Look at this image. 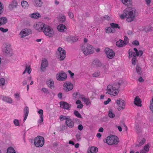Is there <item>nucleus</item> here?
<instances>
[{"mask_svg": "<svg viewBox=\"0 0 153 153\" xmlns=\"http://www.w3.org/2000/svg\"><path fill=\"white\" fill-rule=\"evenodd\" d=\"M123 82L121 80L118 82H116L113 84H109L107 88V91L106 94L112 95L114 96L117 95L119 92V89L120 86L123 83Z\"/></svg>", "mask_w": 153, "mask_h": 153, "instance_id": "nucleus-1", "label": "nucleus"}, {"mask_svg": "<svg viewBox=\"0 0 153 153\" xmlns=\"http://www.w3.org/2000/svg\"><path fill=\"white\" fill-rule=\"evenodd\" d=\"M126 21L131 22L134 21L136 16V9L133 7H128L124 10Z\"/></svg>", "mask_w": 153, "mask_h": 153, "instance_id": "nucleus-2", "label": "nucleus"}, {"mask_svg": "<svg viewBox=\"0 0 153 153\" xmlns=\"http://www.w3.org/2000/svg\"><path fill=\"white\" fill-rule=\"evenodd\" d=\"M82 50L84 54L87 56L94 52V48L91 45L84 44L82 47Z\"/></svg>", "mask_w": 153, "mask_h": 153, "instance_id": "nucleus-3", "label": "nucleus"}, {"mask_svg": "<svg viewBox=\"0 0 153 153\" xmlns=\"http://www.w3.org/2000/svg\"><path fill=\"white\" fill-rule=\"evenodd\" d=\"M119 140L117 137L112 135L108 137L107 139H104L103 141L109 145L117 144L119 142Z\"/></svg>", "mask_w": 153, "mask_h": 153, "instance_id": "nucleus-4", "label": "nucleus"}, {"mask_svg": "<svg viewBox=\"0 0 153 153\" xmlns=\"http://www.w3.org/2000/svg\"><path fill=\"white\" fill-rule=\"evenodd\" d=\"M42 31L44 34L49 37H51L54 35V32L53 29L48 25L44 24L43 26Z\"/></svg>", "mask_w": 153, "mask_h": 153, "instance_id": "nucleus-5", "label": "nucleus"}, {"mask_svg": "<svg viewBox=\"0 0 153 153\" xmlns=\"http://www.w3.org/2000/svg\"><path fill=\"white\" fill-rule=\"evenodd\" d=\"M44 143V138L41 136H38L35 138L34 144L37 147L42 146Z\"/></svg>", "mask_w": 153, "mask_h": 153, "instance_id": "nucleus-6", "label": "nucleus"}, {"mask_svg": "<svg viewBox=\"0 0 153 153\" xmlns=\"http://www.w3.org/2000/svg\"><path fill=\"white\" fill-rule=\"evenodd\" d=\"M56 76L57 79L59 81H65L67 78V74L62 71L57 74Z\"/></svg>", "mask_w": 153, "mask_h": 153, "instance_id": "nucleus-7", "label": "nucleus"}, {"mask_svg": "<svg viewBox=\"0 0 153 153\" xmlns=\"http://www.w3.org/2000/svg\"><path fill=\"white\" fill-rule=\"evenodd\" d=\"M59 53H58V58L60 60H62L65 57V51L61 47H59L58 48Z\"/></svg>", "mask_w": 153, "mask_h": 153, "instance_id": "nucleus-8", "label": "nucleus"}, {"mask_svg": "<svg viewBox=\"0 0 153 153\" xmlns=\"http://www.w3.org/2000/svg\"><path fill=\"white\" fill-rule=\"evenodd\" d=\"M105 53L107 55V57L109 59L113 58L115 56V53L113 51L109 48H106L105 49Z\"/></svg>", "mask_w": 153, "mask_h": 153, "instance_id": "nucleus-9", "label": "nucleus"}, {"mask_svg": "<svg viewBox=\"0 0 153 153\" xmlns=\"http://www.w3.org/2000/svg\"><path fill=\"white\" fill-rule=\"evenodd\" d=\"M116 103L118 106L117 109L118 111L121 110H123L125 108L126 104L124 100H122L121 99L117 100L116 101Z\"/></svg>", "mask_w": 153, "mask_h": 153, "instance_id": "nucleus-10", "label": "nucleus"}, {"mask_svg": "<svg viewBox=\"0 0 153 153\" xmlns=\"http://www.w3.org/2000/svg\"><path fill=\"white\" fill-rule=\"evenodd\" d=\"M31 33V30L26 28L21 31L19 35L21 38H23Z\"/></svg>", "mask_w": 153, "mask_h": 153, "instance_id": "nucleus-11", "label": "nucleus"}, {"mask_svg": "<svg viewBox=\"0 0 153 153\" xmlns=\"http://www.w3.org/2000/svg\"><path fill=\"white\" fill-rule=\"evenodd\" d=\"M64 89L66 91L72 90L73 88V84L70 82H67L64 83Z\"/></svg>", "mask_w": 153, "mask_h": 153, "instance_id": "nucleus-12", "label": "nucleus"}, {"mask_svg": "<svg viewBox=\"0 0 153 153\" xmlns=\"http://www.w3.org/2000/svg\"><path fill=\"white\" fill-rule=\"evenodd\" d=\"M59 103L61 107L68 110H70V108L71 107V105L63 101L60 102Z\"/></svg>", "mask_w": 153, "mask_h": 153, "instance_id": "nucleus-13", "label": "nucleus"}, {"mask_svg": "<svg viewBox=\"0 0 153 153\" xmlns=\"http://www.w3.org/2000/svg\"><path fill=\"white\" fill-rule=\"evenodd\" d=\"M48 63L47 60L46 59L44 58L42 62L41 69L42 71H44L45 70V68L48 66Z\"/></svg>", "mask_w": 153, "mask_h": 153, "instance_id": "nucleus-14", "label": "nucleus"}, {"mask_svg": "<svg viewBox=\"0 0 153 153\" xmlns=\"http://www.w3.org/2000/svg\"><path fill=\"white\" fill-rule=\"evenodd\" d=\"M92 65L96 67H101L102 66V64L101 62L97 59H95L93 61Z\"/></svg>", "mask_w": 153, "mask_h": 153, "instance_id": "nucleus-15", "label": "nucleus"}, {"mask_svg": "<svg viewBox=\"0 0 153 153\" xmlns=\"http://www.w3.org/2000/svg\"><path fill=\"white\" fill-rule=\"evenodd\" d=\"M65 124L66 126L70 128H73L74 125V122L69 117L65 122Z\"/></svg>", "mask_w": 153, "mask_h": 153, "instance_id": "nucleus-16", "label": "nucleus"}, {"mask_svg": "<svg viewBox=\"0 0 153 153\" xmlns=\"http://www.w3.org/2000/svg\"><path fill=\"white\" fill-rule=\"evenodd\" d=\"M134 103L135 105L137 106L141 107L142 106L141 101L138 96H136L134 98Z\"/></svg>", "mask_w": 153, "mask_h": 153, "instance_id": "nucleus-17", "label": "nucleus"}, {"mask_svg": "<svg viewBox=\"0 0 153 153\" xmlns=\"http://www.w3.org/2000/svg\"><path fill=\"white\" fill-rule=\"evenodd\" d=\"M126 43L121 39H120L116 42V45L119 47H122L126 45Z\"/></svg>", "mask_w": 153, "mask_h": 153, "instance_id": "nucleus-18", "label": "nucleus"}, {"mask_svg": "<svg viewBox=\"0 0 153 153\" xmlns=\"http://www.w3.org/2000/svg\"><path fill=\"white\" fill-rule=\"evenodd\" d=\"M46 84L51 89H53L54 88V82L52 79H51L47 81Z\"/></svg>", "mask_w": 153, "mask_h": 153, "instance_id": "nucleus-19", "label": "nucleus"}, {"mask_svg": "<svg viewBox=\"0 0 153 153\" xmlns=\"http://www.w3.org/2000/svg\"><path fill=\"white\" fill-rule=\"evenodd\" d=\"M97 151L98 148L94 146H92L89 148L88 150V153H95Z\"/></svg>", "mask_w": 153, "mask_h": 153, "instance_id": "nucleus-20", "label": "nucleus"}, {"mask_svg": "<svg viewBox=\"0 0 153 153\" xmlns=\"http://www.w3.org/2000/svg\"><path fill=\"white\" fill-rule=\"evenodd\" d=\"M17 6V3L15 0H13L12 3L10 4L9 6V9H12L14 8H16Z\"/></svg>", "mask_w": 153, "mask_h": 153, "instance_id": "nucleus-21", "label": "nucleus"}, {"mask_svg": "<svg viewBox=\"0 0 153 153\" xmlns=\"http://www.w3.org/2000/svg\"><path fill=\"white\" fill-rule=\"evenodd\" d=\"M34 5L36 7H41L42 5L43 2L41 0H33Z\"/></svg>", "mask_w": 153, "mask_h": 153, "instance_id": "nucleus-22", "label": "nucleus"}, {"mask_svg": "<svg viewBox=\"0 0 153 153\" xmlns=\"http://www.w3.org/2000/svg\"><path fill=\"white\" fill-rule=\"evenodd\" d=\"M24 112L25 117L24 118L23 120L25 121L29 113V108L28 107L26 106L24 110Z\"/></svg>", "mask_w": 153, "mask_h": 153, "instance_id": "nucleus-23", "label": "nucleus"}, {"mask_svg": "<svg viewBox=\"0 0 153 153\" xmlns=\"http://www.w3.org/2000/svg\"><path fill=\"white\" fill-rule=\"evenodd\" d=\"M105 32L108 33H114L116 32V30L111 27H109L105 29Z\"/></svg>", "mask_w": 153, "mask_h": 153, "instance_id": "nucleus-24", "label": "nucleus"}, {"mask_svg": "<svg viewBox=\"0 0 153 153\" xmlns=\"http://www.w3.org/2000/svg\"><path fill=\"white\" fill-rule=\"evenodd\" d=\"M38 113L40 114V120L38 121V122L39 123H41V122H43V117L44 115L43 114V110L41 109L39 111H38Z\"/></svg>", "mask_w": 153, "mask_h": 153, "instance_id": "nucleus-25", "label": "nucleus"}, {"mask_svg": "<svg viewBox=\"0 0 153 153\" xmlns=\"http://www.w3.org/2000/svg\"><path fill=\"white\" fill-rule=\"evenodd\" d=\"M123 4L127 6H131V5L132 0H120Z\"/></svg>", "mask_w": 153, "mask_h": 153, "instance_id": "nucleus-26", "label": "nucleus"}, {"mask_svg": "<svg viewBox=\"0 0 153 153\" xmlns=\"http://www.w3.org/2000/svg\"><path fill=\"white\" fill-rule=\"evenodd\" d=\"M7 22V19L6 17L0 18V26L6 24Z\"/></svg>", "mask_w": 153, "mask_h": 153, "instance_id": "nucleus-27", "label": "nucleus"}, {"mask_svg": "<svg viewBox=\"0 0 153 153\" xmlns=\"http://www.w3.org/2000/svg\"><path fill=\"white\" fill-rule=\"evenodd\" d=\"M66 28V26L63 24H60L57 27V29L60 32L64 31V29Z\"/></svg>", "mask_w": 153, "mask_h": 153, "instance_id": "nucleus-28", "label": "nucleus"}, {"mask_svg": "<svg viewBox=\"0 0 153 153\" xmlns=\"http://www.w3.org/2000/svg\"><path fill=\"white\" fill-rule=\"evenodd\" d=\"M44 25L40 24H36L35 26V28L39 31H42L43 27V26Z\"/></svg>", "mask_w": 153, "mask_h": 153, "instance_id": "nucleus-29", "label": "nucleus"}, {"mask_svg": "<svg viewBox=\"0 0 153 153\" xmlns=\"http://www.w3.org/2000/svg\"><path fill=\"white\" fill-rule=\"evenodd\" d=\"M136 70L137 73L139 75H140L141 74L142 72V69L138 64L136 66Z\"/></svg>", "mask_w": 153, "mask_h": 153, "instance_id": "nucleus-30", "label": "nucleus"}, {"mask_svg": "<svg viewBox=\"0 0 153 153\" xmlns=\"http://www.w3.org/2000/svg\"><path fill=\"white\" fill-rule=\"evenodd\" d=\"M31 17L33 18L37 19L41 17V15L38 13H35L31 14Z\"/></svg>", "mask_w": 153, "mask_h": 153, "instance_id": "nucleus-31", "label": "nucleus"}, {"mask_svg": "<svg viewBox=\"0 0 153 153\" xmlns=\"http://www.w3.org/2000/svg\"><path fill=\"white\" fill-rule=\"evenodd\" d=\"M21 5L22 7L24 9L27 8L28 7V4L26 1H23L21 2Z\"/></svg>", "mask_w": 153, "mask_h": 153, "instance_id": "nucleus-32", "label": "nucleus"}, {"mask_svg": "<svg viewBox=\"0 0 153 153\" xmlns=\"http://www.w3.org/2000/svg\"><path fill=\"white\" fill-rule=\"evenodd\" d=\"M82 100L87 105H89L91 103L90 100L88 98H85L84 97L82 98Z\"/></svg>", "mask_w": 153, "mask_h": 153, "instance_id": "nucleus-33", "label": "nucleus"}, {"mask_svg": "<svg viewBox=\"0 0 153 153\" xmlns=\"http://www.w3.org/2000/svg\"><path fill=\"white\" fill-rule=\"evenodd\" d=\"M128 53L129 54L128 57L129 58H131L132 56L133 57L134 56H136L135 53L134 52H133L130 49H129L128 51Z\"/></svg>", "mask_w": 153, "mask_h": 153, "instance_id": "nucleus-34", "label": "nucleus"}, {"mask_svg": "<svg viewBox=\"0 0 153 153\" xmlns=\"http://www.w3.org/2000/svg\"><path fill=\"white\" fill-rule=\"evenodd\" d=\"M7 153H16V152L12 147H10L7 149Z\"/></svg>", "mask_w": 153, "mask_h": 153, "instance_id": "nucleus-35", "label": "nucleus"}, {"mask_svg": "<svg viewBox=\"0 0 153 153\" xmlns=\"http://www.w3.org/2000/svg\"><path fill=\"white\" fill-rule=\"evenodd\" d=\"M145 141V139L144 138H143V139L141 140L140 142H139L138 144L136 145L135 146L140 147L141 146L144 144Z\"/></svg>", "mask_w": 153, "mask_h": 153, "instance_id": "nucleus-36", "label": "nucleus"}, {"mask_svg": "<svg viewBox=\"0 0 153 153\" xmlns=\"http://www.w3.org/2000/svg\"><path fill=\"white\" fill-rule=\"evenodd\" d=\"M110 25L112 28H114V29L118 28L120 29V27L117 24L112 23H110Z\"/></svg>", "mask_w": 153, "mask_h": 153, "instance_id": "nucleus-37", "label": "nucleus"}, {"mask_svg": "<svg viewBox=\"0 0 153 153\" xmlns=\"http://www.w3.org/2000/svg\"><path fill=\"white\" fill-rule=\"evenodd\" d=\"M74 114L77 117L79 118H82V117L81 115L78 111L76 110H75L74 111Z\"/></svg>", "mask_w": 153, "mask_h": 153, "instance_id": "nucleus-38", "label": "nucleus"}, {"mask_svg": "<svg viewBox=\"0 0 153 153\" xmlns=\"http://www.w3.org/2000/svg\"><path fill=\"white\" fill-rule=\"evenodd\" d=\"M2 100L7 102H9L10 103H12V100L11 99L7 97H4Z\"/></svg>", "mask_w": 153, "mask_h": 153, "instance_id": "nucleus-39", "label": "nucleus"}, {"mask_svg": "<svg viewBox=\"0 0 153 153\" xmlns=\"http://www.w3.org/2000/svg\"><path fill=\"white\" fill-rule=\"evenodd\" d=\"M31 68H30V67H27V66H26V67L25 69V70L24 72H23V74H24L25 73H26L27 71V73L28 74H30L31 73Z\"/></svg>", "mask_w": 153, "mask_h": 153, "instance_id": "nucleus-40", "label": "nucleus"}, {"mask_svg": "<svg viewBox=\"0 0 153 153\" xmlns=\"http://www.w3.org/2000/svg\"><path fill=\"white\" fill-rule=\"evenodd\" d=\"M113 110L112 109H110L108 113L109 117L111 118H113L115 117L114 114L113 113Z\"/></svg>", "mask_w": 153, "mask_h": 153, "instance_id": "nucleus-41", "label": "nucleus"}, {"mask_svg": "<svg viewBox=\"0 0 153 153\" xmlns=\"http://www.w3.org/2000/svg\"><path fill=\"white\" fill-rule=\"evenodd\" d=\"M69 117L68 116H65L62 115H61L59 117V119L61 121H63L64 120H67Z\"/></svg>", "mask_w": 153, "mask_h": 153, "instance_id": "nucleus-42", "label": "nucleus"}, {"mask_svg": "<svg viewBox=\"0 0 153 153\" xmlns=\"http://www.w3.org/2000/svg\"><path fill=\"white\" fill-rule=\"evenodd\" d=\"M149 108L153 113V96L152 97V99L150 101V105L149 106Z\"/></svg>", "mask_w": 153, "mask_h": 153, "instance_id": "nucleus-43", "label": "nucleus"}, {"mask_svg": "<svg viewBox=\"0 0 153 153\" xmlns=\"http://www.w3.org/2000/svg\"><path fill=\"white\" fill-rule=\"evenodd\" d=\"M5 54L7 56H11V54L10 53V49L9 48L7 49L6 48L5 50Z\"/></svg>", "mask_w": 153, "mask_h": 153, "instance_id": "nucleus-44", "label": "nucleus"}, {"mask_svg": "<svg viewBox=\"0 0 153 153\" xmlns=\"http://www.w3.org/2000/svg\"><path fill=\"white\" fill-rule=\"evenodd\" d=\"M59 20L61 22L63 23L65 21V17L64 16H62L59 17Z\"/></svg>", "mask_w": 153, "mask_h": 153, "instance_id": "nucleus-45", "label": "nucleus"}, {"mask_svg": "<svg viewBox=\"0 0 153 153\" xmlns=\"http://www.w3.org/2000/svg\"><path fill=\"white\" fill-rule=\"evenodd\" d=\"M149 144H147L144 146V150L146 152H148L149 150Z\"/></svg>", "mask_w": 153, "mask_h": 153, "instance_id": "nucleus-46", "label": "nucleus"}, {"mask_svg": "<svg viewBox=\"0 0 153 153\" xmlns=\"http://www.w3.org/2000/svg\"><path fill=\"white\" fill-rule=\"evenodd\" d=\"M137 61V57L136 56L133 57L132 59V63L134 65H135Z\"/></svg>", "mask_w": 153, "mask_h": 153, "instance_id": "nucleus-47", "label": "nucleus"}, {"mask_svg": "<svg viewBox=\"0 0 153 153\" xmlns=\"http://www.w3.org/2000/svg\"><path fill=\"white\" fill-rule=\"evenodd\" d=\"M5 83V79L3 78H1L0 80V85H4Z\"/></svg>", "mask_w": 153, "mask_h": 153, "instance_id": "nucleus-48", "label": "nucleus"}, {"mask_svg": "<svg viewBox=\"0 0 153 153\" xmlns=\"http://www.w3.org/2000/svg\"><path fill=\"white\" fill-rule=\"evenodd\" d=\"M100 75V72L98 71L95 72L93 74V76L94 77H97Z\"/></svg>", "mask_w": 153, "mask_h": 153, "instance_id": "nucleus-49", "label": "nucleus"}, {"mask_svg": "<svg viewBox=\"0 0 153 153\" xmlns=\"http://www.w3.org/2000/svg\"><path fill=\"white\" fill-rule=\"evenodd\" d=\"M13 123L16 126H19V123L18 120L15 119L13 121Z\"/></svg>", "mask_w": 153, "mask_h": 153, "instance_id": "nucleus-50", "label": "nucleus"}, {"mask_svg": "<svg viewBox=\"0 0 153 153\" xmlns=\"http://www.w3.org/2000/svg\"><path fill=\"white\" fill-rule=\"evenodd\" d=\"M0 30L3 32L5 33L8 31V30L7 28L4 29L2 27H0Z\"/></svg>", "mask_w": 153, "mask_h": 153, "instance_id": "nucleus-51", "label": "nucleus"}, {"mask_svg": "<svg viewBox=\"0 0 153 153\" xmlns=\"http://www.w3.org/2000/svg\"><path fill=\"white\" fill-rule=\"evenodd\" d=\"M42 91L44 93H46L47 94H49V93L48 90L45 88H42Z\"/></svg>", "mask_w": 153, "mask_h": 153, "instance_id": "nucleus-52", "label": "nucleus"}, {"mask_svg": "<svg viewBox=\"0 0 153 153\" xmlns=\"http://www.w3.org/2000/svg\"><path fill=\"white\" fill-rule=\"evenodd\" d=\"M73 94L74 95L75 94V96H74V97L75 98V99H76L77 97H79L80 96V94L79 92H76L75 93H74Z\"/></svg>", "mask_w": 153, "mask_h": 153, "instance_id": "nucleus-53", "label": "nucleus"}, {"mask_svg": "<svg viewBox=\"0 0 153 153\" xmlns=\"http://www.w3.org/2000/svg\"><path fill=\"white\" fill-rule=\"evenodd\" d=\"M132 44L138 46L139 45V43L138 41L135 40L132 42Z\"/></svg>", "mask_w": 153, "mask_h": 153, "instance_id": "nucleus-54", "label": "nucleus"}, {"mask_svg": "<svg viewBox=\"0 0 153 153\" xmlns=\"http://www.w3.org/2000/svg\"><path fill=\"white\" fill-rule=\"evenodd\" d=\"M80 136V134H77L76 135V138L77 140L79 141L81 140Z\"/></svg>", "mask_w": 153, "mask_h": 153, "instance_id": "nucleus-55", "label": "nucleus"}, {"mask_svg": "<svg viewBox=\"0 0 153 153\" xmlns=\"http://www.w3.org/2000/svg\"><path fill=\"white\" fill-rule=\"evenodd\" d=\"M111 101L110 98H108L106 101H105L104 102V104L105 105H107Z\"/></svg>", "mask_w": 153, "mask_h": 153, "instance_id": "nucleus-56", "label": "nucleus"}, {"mask_svg": "<svg viewBox=\"0 0 153 153\" xmlns=\"http://www.w3.org/2000/svg\"><path fill=\"white\" fill-rule=\"evenodd\" d=\"M69 16L71 19H73L74 18V16L73 13L72 12H69L68 13Z\"/></svg>", "mask_w": 153, "mask_h": 153, "instance_id": "nucleus-57", "label": "nucleus"}, {"mask_svg": "<svg viewBox=\"0 0 153 153\" xmlns=\"http://www.w3.org/2000/svg\"><path fill=\"white\" fill-rule=\"evenodd\" d=\"M83 128V127L81 124H80L78 126V129L80 131L82 130Z\"/></svg>", "mask_w": 153, "mask_h": 153, "instance_id": "nucleus-58", "label": "nucleus"}, {"mask_svg": "<svg viewBox=\"0 0 153 153\" xmlns=\"http://www.w3.org/2000/svg\"><path fill=\"white\" fill-rule=\"evenodd\" d=\"M68 72L70 74V75L71 76V78H73V76L74 75V74L72 73L71 71L68 70Z\"/></svg>", "mask_w": 153, "mask_h": 153, "instance_id": "nucleus-59", "label": "nucleus"}, {"mask_svg": "<svg viewBox=\"0 0 153 153\" xmlns=\"http://www.w3.org/2000/svg\"><path fill=\"white\" fill-rule=\"evenodd\" d=\"M125 17H126V16H125V14L124 13V10L123 11V14H121L120 16V18L122 19H124Z\"/></svg>", "mask_w": 153, "mask_h": 153, "instance_id": "nucleus-60", "label": "nucleus"}, {"mask_svg": "<svg viewBox=\"0 0 153 153\" xmlns=\"http://www.w3.org/2000/svg\"><path fill=\"white\" fill-rule=\"evenodd\" d=\"M62 94L61 93H59L58 94V97L60 99H62Z\"/></svg>", "mask_w": 153, "mask_h": 153, "instance_id": "nucleus-61", "label": "nucleus"}, {"mask_svg": "<svg viewBox=\"0 0 153 153\" xmlns=\"http://www.w3.org/2000/svg\"><path fill=\"white\" fill-rule=\"evenodd\" d=\"M137 133H139L141 132V130L139 128L138 126L136 127Z\"/></svg>", "mask_w": 153, "mask_h": 153, "instance_id": "nucleus-62", "label": "nucleus"}, {"mask_svg": "<svg viewBox=\"0 0 153 153\" xmlns=\"http://www.w3.org/2000/svg\"><path fill=\"white\" fill-rule=\"evenodd\" d=\"M83 105L82 104H80L78 105L77 106V108H82L83 107Z\"/></svg>", "mask_w": 153, "mask_h": 153, "instance_id": "nucleus-63", "label": "nucleus"}, {"mask_svg": "<svg viewBox=\"0 0 153 153\" xmlns=\"http://www.w3.org/2000/svg\"><path fill=\"white\" fill-rule=\"evenodd\" d=\"M138 80L140 82H144V80L143 79L142 77L141 76L138 79Z\"/></svg>", "mask_w": 153, "mask_h": 153, "instance_id": "nucleus-64", "label": "nucleus"}]
</instances>
